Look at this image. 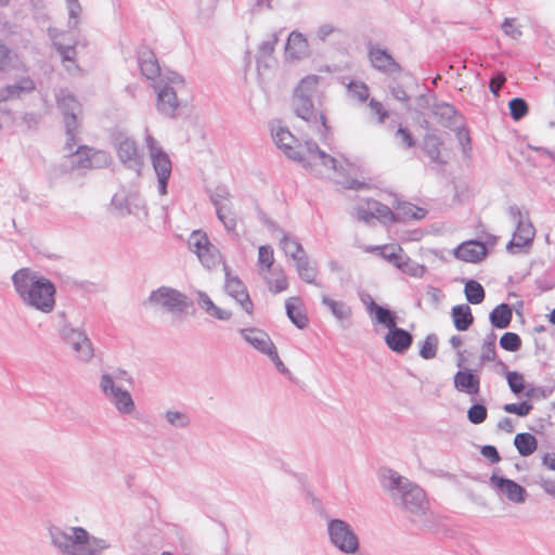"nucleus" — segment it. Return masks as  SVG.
Segmentation results:
<instances>
[{"label":"nucleus","instance_id":"nucleus-27","mask_svg":"<svg viewBox=\"0 0 555 555\" xmlns=\"http://www.w3.org/2000/svg\"><path fill=\"white\" fill-rule=\"evenodd\" d=\"M453 324L457 331H467L474 322L472 309L468 305H457L451 310Z\"/></svg>","mask_w":555,"mask_h":555},{"label":"nucleus","instance_id":"nucleus-17","mask_svg":"<svg viewBox=\"0 0 555 555\" xmlns=\"http://www.w3.org/2000/svg\"><path fill=\"white\" fill-rule=\"evenodd\" d=\"M384 259L413 276L421 275L424 271V268L412 261L398 244L384 245Z\"/></svg>","mask_w":555,"mask_h":555},{"label":"nucleus","instance_id":"nucleus-22","mask_svg":"<svg viewBox=\"0 0 555 555\" xmlns=\"http://www.w3.org/2000/svg\"><path fill=\"white\" fill-rule=\"evenodd\" d=\"M57 334L62 343L66 346L72 345L74 341L86 339L87 333L80 327H74L67 320L65 311H59Z\"/></svg>","mask_w":555,"mask_h":555},{"label":"nucleus","instance_id":"nucleus-38","mask_svg":"<svg viewBox=\"0 0 555 555\" xmlns=\"http://www.w3.org/2000/svg\"><path fill=\"white\" fill-rule=\"evenodd\" d=\"M347 92L350 98L358 100L360 103L366 102L370 96L367 86L357 79H351L347 83Z\"/></svg>","mask_w":555,"mask_h":555},{"label":"nucleus","instance_id":"nucleus-43","mask_svg":"<svg viewBox=\"0 0 555 555\" xmlns=\"http://www.w3.org/2000/svg\"><path fill=\"white\" fill-rule=\"evenodd\" d=\"M522 341L518 334L513 332L504 333L500 338V346L502 349L511 352L518 351L521 348Z\"/></svg>","mask_w":555,"mask_h":555},{"label":"nucleus","instance_id":"nucleus-23","mask_svg":"<svg viewBox=\"0 0 555 555\" xmlns=\"http://www.w3.org/2000/svg\"><path fill=\"white\" fill-rule=\"evenodd\" d=\"M36 83L29 76L18 78L14 83L0 88V102L10 99H20L23 94L31 93Z\"/></svg>","mask_w":555,"mask_h":555},{"label":"nucleus","instance_id":"nucleus-29","mask_svg":"<svg viewBox=\"0 0 555 555\" xmlns=\"http://www.w3.org/2000/svg\"><path fill=\"white\" fill-rule=\"evenodd\" d=\"M295 264L298 275L304 282L320 286V284L315 281L318 269L315 266H310L307 254H301V256L295 260Z\"/></svg>","mask_w":555,"mask_h":555},{"label":"nucleus","instance_id":"nucleus-1","mask_svg":"<svg viewBox=\"0 0 555 555\" xmlns=\"http://www.w3.org/2000/svg\"><path fill=\"white\" fill-rule=\"evenodd\" d=\"M271 135L278 149L305 169L309 170L313 164H319L335 171L340 177L337 182L345 190L361 191L371 188V183L366 181L365 168L358 159L352 162L346 155H340L338 160L321 150L313 139L300 141L281 121L271 127Z\"/></svg>","mask_w":555,"mask_h":555},{"label":"nucleus","instance_id":"nucleus-41","mask_svg":"<svg viewBox=\"0 0 555 555\" xmlns=\"http://www.w3.org/2000/svg\"><path fill=\"white\" fill-rule=\"evenodd\" d=\"M210 244L206 233L199 230L193 231L189 240L190 249L195 254L207 250V246H210Z\"/></svg>","mask_w":555,"mask_h":555},{"label":"nucleus","instance_id":"nucleus-31","mask_svg":"<svg viewBox=\"0 0 555 555\" xmlns=\"http://www.w3.org/2000/svg\"><path fill=\"white\" fill-rule=\"evenodd\" d=\"M280 246L285 255L292 258L294 261L298 259L301 254H306L299 240L296 236H292L287 233H283V236L280 241Z\"/></svg>","mask_w":555,"mask_h":555},{"label":"nucleus","instance_id":"nucleus-9","mask_svg":"<svg viewBox=\"0 0 555 555\" xmlns=\"http://www.w3.org/2000/svg\"><path fill=\"white\" fill-rule=\"evenodd\" d=\"M147 302L151 305H160L169 312L182 313L193 306V301L180 291L169 287L160 286L151 292L147 297Z\"/></svg>","mask_w":555,"mask_h":555},{"label":"nucleus","instance_id":"nucleus-42","mask_svg":"<svg viewBox=\"0 0 555 555\" xmlns=\"http://www.w3.org/2000/svg\"><path fill=\"white\" fill-rule=\"evenodd\" d=\"M196 255L202 264L207 269L215 268L218 264L220 258L219 251L212 244L207 246V250H203Z\"/></svg>","mask_w":555,"mask_h":555},{"label":"nucleus","instance_id":"nucleus-13","mask_svg":"<svg viewBox=\"0 0 555 555\" xmlns=\"http://www.w3.org/2000/svg\"><path fill=\"white\" fill-rule=\"evenodd\" d=\"M116 153L122 166L132 170L137 176L142 175L144 155L139 152L137 142L131 138H124L116 143Z\"/></svg>","mask_w":555,"mask_h":555},{"label":"nucleus","instance_id":"nucleus-28","mask_svg":"<svg viewBox=\"0 0 555 555\" xmlns=\"http://www.w3.org/2000/svg\"><path fill=\"white\" fill-rule=\"evenodd\" d=\"M292 300L300 301L298 297L287 299L285 301L286 315L298 330H304L309 323L307 313L301 307L295 306Z\"/></svg>","mask_w":555,"mask_h":555},{"label":"nucleus","instance_id":"nucleus-48","mask_svg":"<svg viewBox=\"0 0 555 555\" xmlns=\"http://www.w3.org/2000/svg\"><path fill=\"white\" fill-rule=\"evenodd\" d=\"M357 217L359 220L369 222L371 219L375 218L377 220H382V203L378 201H373V210H367L362 207L358 208Z\"/></svg>","mask_w":555,"mask_h":555},{"label":"nucleus","instance_id":"nucleus-37","mask_svg":"<svg viewBox=\"0 0 555 555\" xmlns=\"http://www.w3.org/2000/svg\"><path fill=\"white\" fill-rule=\"evenodd\" d=\"M359 296L371 314L374 325L376 327L382 325V305L376 304L369 293L361 292Z\"/></svg>","mask_w":555,"mask_h":555},{"label":"nucleus","instance_id":"nucleus-10","mask_svg":"<svg viewBox=\"0 0 555 555\" xmlns=\"http://www.w3.org/2000/svg\"><path fill=\"white\" fill-rule=\"evenodd\" d=\"M99 387L108 401L116 408L121 414H131L135 404L131 397V393L117 386L113 375L104 373L100 377Z\"/></svg>","mask_w":555,"mask_h":555},{"label":"nucleus","instance_id":"nucleus-57","mask_svg":"<svg viewBox=\"0 0 555 555\" xmlns=\"http://www.w3.org/2000/svg\"><path fill=\"white\" fill-rule=\"evenodd\" d=\"M502 29L507 36L514 39H517L521 36V31L517 26L515 18H505L502 25Z\"/></svg>","mask_w":555,"mask_h":555},{"label":"nucleus","instance_id":"nucleus-34","mask_svg":"<svg viewBox=\"0 0 555 555\" xmlns=\"http://www.w3.org/2000/svg\"><path fill=\"white\" fill-rule=\"evenodd\" d=\"M322 304L325 305L330 309L332 314L340 321L347 320L351 315L350 307L346 305L344 301L334 300L331 297L323 295Z\"/></svg>","mask_w":555,"mask_h":555},{"label":"nucleus","instance_id":"nucleus-54","mask_svg":"<svg viewBox=\"0 0 555 555\" xmlns=\"http://www.w3.org/2000/svg\"><path fill=\"white\" fill-rule=\"evenodd\" d=\"M507 384L515 395H519L525 389V379L518 372H508L506 375Z\"/></svg>","mask_w":555,"mask_h":555},{"label":"nucleus","instance_id":"nucleus-56","mask_svg":"<svg viewBox=\"0 0 555 555\" xmlns=\"http://www.w3.org/2000/svg\"><path fill=\"white\" fill-rule=\"evenodd\" d=\"M229 196L230 193L225 186H217L216 190L209 195V199L217 210L218 207H222L220 204L221 201L227 199Z\"/></svg>","mask_w":555,"mask_h":555},{"label":"nucleus","instance_id":"nucleus-6","mask_svg":"<svg viewBox=\"0 0 555 555\" xmlns=\"http://www.w3.org/2000/svg\"><path fill=\"white\" fill-rule=\"evenodd\" d=\"M56 106L63 116L65 127V150L72 151L77 143L80 122L78 114L81 113V104L74 94L61 90L56 95Z\"/></svg>","mask_w":555,"mask_h":555},{"label":"nucleus","instance_id":"nucleus-19","mask_svg":"<svg viewBox=\"0 0 555 555\" xmlns=\"http://www.w3.org/2000/svg\"><path fill=\"white\" fill-rule=\"evenodd\" d=\"M138 64L142 76L152 81H158L162 76L160 65L152 49L146 46L138 50Z\"/></svg>","mask_w":555,"mask_h":555},{"label":"nucleus","instance_id":"nucleus-3","mask_svg":"<svg viewBox=\"0 0 555 555\" xmlns=\"http://www.w3.org/2000/svg\"><path fill=\"white\" fill-rule=\"evenodd\" d=\"M51 544L61 555H103L111 543L91 534L86 528L52 525L48 529Z\"/></svg>","mask_w":555,"mask_h":555},{"label":"nucleus","instance_id":"nucleus-35","mask_svg":"<svg viewBox=\"0 0 555 555\" xmlns=\"http://www.w3.org/2000/svg\"><path fill=\"white\" fill-rule=\"evenodd\" d=\"M464 293L468 302L473 305L481 304L485 299V289L482 285L475 280L466 282Z\"/></svg>","mask_w":555,"mask_h":555},{"label":"nucleus","instance_id":"nucleus-32","mask_svg":"<svg viewBox=\"0 0 555 555\" xmlns=\"http://www.w3.org/2000/svg\"><path fill=\"white\" fill-rule=\"evenodd\" d=\"M75 358L83 363H88L94 357V348L91 339L86 335L83 343L81 340L74 341L69 345Z\"/></svg>","mask_w":555,"mask_h":555},{"label":"nucleus","instance_id":"nucleus-58","mask_svg":"<svg viewBox=\"0 0 555 555\" xmlns=\"http://www.w3.org/2000/svg\"><path fill=\"white\" fill-rule=\"evenodd\" d=\"M267 356L274 363L276 370L281 374H283L285 376H289L291 375V371L285 366V364L283 363V361L279 357L276 347H274V349H272Z\"/></svg>","mask_w":555,"mask_h":555},{"label":"nucleus","instance_id":"nucleus-44","mask_svg":"<svg viewBox=\"0 0 555 555\" xmlns=\"http://www.w3.org/2000/svg\"><path fill=\"white\" fill-rule=\"evenodd\" d=\"M216 215L217 218L222 222L228 233L237 235V233H235L236 218L232 211L225 210V207H218Z\"/></svg>","mask_w":555,"mask_h":555},{"label":"nucleus","instance_id":"nucleus-12","mask_svg":"<svg viewBox=\"0 0 555 555\" xmlns=\"http://www.w3.org/2000/svg\"><path fill=\"white\" fill-rule=\"evenodd\" d=\"M485 243L469 240L461 243L454 250L453 255L457 260L469 262V263H479L483 261L488 255V250L486 244L495 245L498 242V237L493 234H486L483 236Z\"/></svg>","mask_w":555,"mask_h":555},{"label":"nucleus","instance_id":"nucleus-52","mask_svg":"<svg viewBox=\"0 0 555 555\" xmlns=\"http://www.w3.org/2000/svg\"><path fill=\"white\" fill-rule=\"evenodd\" d=\"M481 360L492 362L496 359L495 337L491 336L481 346Z\"/></svg>","mask_w":555,"mask_h":555},{"label":"nucleus","instance_id":"nucleus-26","mask_svg":"<svg viewBox=\"0 0 555 555\" xmlns=\"http://www.w3.org/2000/svg\"><path fill=\"white\" fill-rule=\"evenodd\" d=\"M534 237V230L531 224L519 222L511 242L507 245V249L512 250L514 247H525L529 245Z\"/></svg>","mask_w":555,"mask_h":555},{"label":"nucleus","instance_id":"nucleus-60","mask_svg":"<svg viewBox=\"0 0 555 555\" xmlns=\"http://www.w3.org/2000/svg\"><path fill=\"white\" fill-rule=\"evenodd\" d=\"M287 287H288L287 276L282 272L279 276H276L274 279L273 284L270 287V291L273 294H280V293L286 291Z\"/></svg>","mask_w":555,"mask_h":555},{"label":"nucleus","instance_id":"nucleus-46","mask_svg":"<svg viewBox=\"0 0 555 555\" xmlns=\"http://www.w3.org/2000/svg\"><path fill=\"white\" fill-rule=\"evenodd\" d=\"M166 421L173 427L177 428H185L190 425L191 421L190 417L179 411H171L168 410L165 414Z\"/></svg>","mask_w":555,"mask_h":555},{"label":"nucleus","instance_id":"nucleus-62","mask_svg":"<svg viewBox=\"0 0 555 555\" xmlns=\"http://www.w3.org/2000/svg\"><path fill=\"white\" fill-rule=\"evenodd\" d=\"M506 81V77L504 76L503 73H499L496 74L490 81V90L491 92L498 96L499 95V92L502 88V86L504 85V82Z\"/></svg>","mask_w":555,"mask_h":555},{"label":"nucleus","instance_id":"nucleus-59","mask_svg":"<svg viewBox=\"0 0 555 555\" xmlns=\"http://www.w3.org/2000/svg\"><path fill=\"white\" fill-rule=\"evenodd\" d=\"M164 82H169V86L173 87L175 85H183L184 78L176 72H169L166 75H162L159 77L158 81H155L154 83H164Z\"/></svg>","mask_w":555,"mask_h":555},{"label":"nucleus","instance_id":"nucleus-36","mask_svg":"<svg viewBox=\"0 0 555 555\" xmlns=\"http://www.w3.org/2000/svg\"><path fill=\"white\" fill-rule=\"evenodd\" d=\"M17 61V55L5 43L0 41V73L15 69Z\"/></svg>","mask_w":555,"mask_h":555},{"label":"nucleus","instance_id":"nucleus-40","mask_svg":"<svg viewBox=\"0 0 555 555\" xmlns=\"http://www.w3.org/2000/svg\"><path fill=\"white\" fill-rule=\"evenodd\" d=\"M438 338L434 335L426 336L420 344V356L425 360L434 359L437 354Z\"/></svg>","mask_w":555,"mask_h":555},{"label":"nucleus","instance_id":"nucleus-51","mask_svg":"<svg viewBox=\"0 0 555 555\" xmlns=\"http://www.w3.org/2000/svg\"><path fill=\"white\" fill-rule=\"evenodd\" d=\"M68 10V28L76 29L79 24V16L82 12V8L78 0L66 3Z\"/></svg>","mask_w":555,"mask_h":555},{"label":"nucleus","instance_id":"nucleus-24","mask_svg":"<svg viewBox=\"0 0 555 555\" xmlns=\"http://www.w3.org/2000/svg\"><path fill=\"white\" fill-rule=\"evenodd\" d=\"M494 486L509 500L516 503H522L526 496V490L515 481L502 477L491 478Z\"/></svg>","mask_w":555,"mask_h":555},{"label":"nucleus","instance_id":"nucleus-49","mask_svg":"<svg viewBox=\"0 0 555 555\" xmlns=\"http://www.w3.org/2000/svg\"><path fill=\"white\" fill-rule=\"evenodd\" d=\"M278 41V38L275 35H272V38L270 40L262 41L259 44L258 48V55H257V66L260 68L262 66V59L270 56L274 51V46Z\"/></svg>","mask_w":555,"mask_h":555},{"label":"nucleus","instance_id":"nucleus-47","mask_svg":"<svg viewBox=\"0 0 555 555\" xmlns=\"http://www.w3.org/2000/svg\"><path fill=\"white\" fill-rule=\"evenodd\" d=\"M488 411L483 404H473L467 411V418L472 424L478 425L487 420Z\"/></svg>","mask_w":555,"mask_h":555},{"label":"nucleus","instance_id":"nucleus-55","mask_svg":"<svg viewBox=\"0 0 555 555\" xmlns=\"http://www.w3.org/2000/svg\"><path fill=\"white\" fill-rule=\"evenodd\" d=\"M111 205L117 210L121 216L130 215L131 208L129 206L128 198L125 196H119L115 194L111 199Z\"/></svg>","mask_w":555,"mask_h":555},{"label":"nucleus","instance_id":"nucleus-64","mask_svg":"<svg viewBox=\"0 0 555 555\" xmlns=\"http://www.w3.org/2000/svg\"><path fill=\"white\" fill-rule=\"evenodd\" d=\"M397 139L403 146L406 147H410L414 144L410 132L401 127L397 130Z\"/></svg>","mask_w":555,"mask_h":555},{"label":"nucleus","instance_id":"nucleus-7","mask_svg":"<svg viewBox=\"0 0 555 555\" xmlns=\"http://www.w3.org/2000/svg\"><path fill=\"white\" fill-rule=\"evenodd\" d=\"M330 542L344 554H357L360 541L349 522L340 518H331L327 521Z\"/></svg>","mask_w":555,"mask_h":555},{"label":"nucleus","instance_id":"nucleus-39","mask_svg":"<svg viewBox=\"0 0 555 555\" xmlns=\"http://www.w3.org/2000/svg\"><path fill=\"white\" fill-rule=\"evenodd\" d=\"M52 47L59 53L63 63L69 62V63H73L76 67H78V64L76 62L77 50H76L75 44L65 46L63 43H60V42L53 40Z\"/></svg>","mask_w":555,"mask_h":555},{"label":"nucleus","instance_id":"nucleus-50","mask_svg":"<svg viewBox=\"0 0 555 555\" xmlns=\"http://www.w3.org/2000/svg\"><path fill=\"white\" fill-rule=\"evenodd\" d=\"M533 405L528 401H522L519 403H507L503 406V410L506 413L516 414L517 416L524 417L530 414Z\"/></svg>","mask_w":555,"mask_h":555},{"label":"nucleus","instance_id":"nucleus-2","mask_svg":"<svg viewBox=\"0 0 555 555\" xmlns=\"http://www.w3.org/2000/svg\"><path fill=\"white\" fill-rule=\"evenodd\" d=\"M14 289L28 307L42 313H50L56 305L55 284L39 272L21 268L12 275Z\"/></svg>","mask_w":555,"mask_h":555},{"label":"nucleus","instance_id":"nucleus-11","mask_svg":"<svg viewBox=\"0 0 555 555\" xmlns=\"http://www.w3.org/2000/svg\"><path fill=\"white\" fill-rule=\"evenodd\" d=\"M428 215V209L413 203L395 198L391 208L384 207V223L421 221Z\"/></svg>","mask_w":555,"mask_h":555},{"label":"nucleus","instance_id":"nucleus-53","mask_svg":"<svg viewBox=\"0 0 555 555\" xmlns=\"http://www.w3.org/2000/svg\"><path fill=\"white\" fill-rule=\"evenodd\" d=\"M258 262L266 269H271L274 262L273 248L270 245H261L258 249Z\"/></svg>","mask_w":555,"mask_h":555},{"label":"nucleus","instance_id":"nucleus-45","mask_svg":"<svg viewBox=\"0 0 555 555\" xmlns=\"http://www.w3.org/2000/svg\"><path fill=\"white\" fill-rule=\"evenodd\" d=\"M508 108L514 120L518 121L528 114V105L525 100L515 98L509 101Z\"/></svg>","mask_w":555,"mask_h":555},{"label":"nucleus","instance_id":"nucleus-21","mask_svg":"<svg viewBox=\"0 0 555 555\" xmlns=\"http://www.w3.org/2000/svg\"><path fill=\"white\" fill-rule=\"evenodd\" d=\"M240 333L245 341L263 354H268L275 347L270 336L262 330L249 327L240 330Z\"/></svg>","mask_w":555,"mask_h":555},{"label":"nucleus","instance_id":"nucleus-25","mask_svg":"<svg viewBox=\"0 0 555 555\" xmlns=\"http://www.w3.org/2000/svg\"><path fill=\"white\" fill-rule=\"evenodd\" d=\"M286 54L294 60H299L307 54L308 42L299 31H292L286 41Z\"/></svg>","mask_w":555,"mask_h":555},{"label":"nucleus","instance_id":"nucleus-33","mask_svg":"<svg viewBox=\"0 0 555 555\" xmlns=\"http://www.w3.org/2000/svg\"><path fill=\"white\" fill-rule=\"evenodd\" d=\"M513 312L508 305L501 304L490 313L491 324L496 328H505L512 321Z\"/></svg>","mask_w":555,"mask_h":555},{"label":"nucleus","instance_id":"nucleus-5","mask_svg":"<svg viewBox=\"0 0 555 555\" xmlns=\"http://www.w3.org/2000/svg\"><path fill=\"white\" fill-rule=\"evenodd\" d=\"M388 479V489L396 502H400L403 508L413 516L425 514L429 504L421 487L391 472Z\"/></svg>","mask_w":555,"mask_h":555},{"label":"nucleus","instance_id":"nucleus-15","mask_svg":"<svg viewBox=\"0 0 555 555\" xmlns=\"http://www.w3.org/2000/svg\"><path fill=\"white\" fill-rule=\"evenodd\" d=\"M156 92V109L157 112L167 118H176L178 116V108L180 102L177 96V91L169 82L153 83L152 85Z\"/></svg>","mask_w":555,"mask_h":555},{"label":"nucleus","instance_id":"nucleus-18","mask_svg":"<svg viewBox=\"0 0 555 555\" xmlns=\"http://www.w3.org/2000/svg\"><path fill=\"white\" fill-rule=\"evenodd\" d=\"M151 162L157 176L158 192L160 195H166L168 181L172 171L171 159L165 151H157L151 157Z\"/></svg>","mask_w":555,"mask_h":555},{"label":"nucleus","instance_id":"nucleus-63","mask_svg":"<svg viewBox=\"0 0 555 555\" xmlns=\"http://www.w3.org/2000/svg\"><path fill=\"white\" fill-rule=\"evenodd\" d=\"M370 57L373 66L376 69L382 70V47L379 44H376L371 48Z\"/></svg>","mask_w":555,"mask_h":555},{"label":"nucleus","instance_id":"nucleus-14","mask_svg":"<svg viewBox=\"0 0 555 555\" xmlns=\"http://www.w3.org/2000/svg\"><path fill=\"white\" fill-rule=\"evenodd\" d=\"M74 158L73 165L80 169L102 168L109 164L111 157L104 151H93L87 145H79L76 151H68Z\"/></svg>","mask_w":555,"mask_h":555},{"label":"nucleus","instance_id":"nucleus-30","mask_svg":"<svg viewBox=\"0 0 555 555\" xmlns=\"http://www.w3.org/2000/svg\"><path fill=\"white\" fill-rule=\"evenodd\" d=\"M514 444L521 456H529L537 450L538 440L529 433H520L515 436Z\"/></svg>","mask_w":555,"mask_h":555},{"label":"nucleus","instance_id":"nucleus-16","mask_svg":"<svg viewBox=\"0 0 555 555\" xmlns=\"http://www.w3.org/2000/svg\"><path fill=\"white\" fill-rule=\"evenodd\" d=\"M225 271V283L224 289L227 294L235 299V301L242 307V309L251 314L254 311V304L248 294L247 287L244 282L236 275H231L228 266H224Z\"/></svg>","mask_w":555,"mask_h":555},{"label":"nucleus","instance_id":"nucleus-61","mask_svg":"<svg viewBox=\"0 0 555 555\" xmlns=\"http://www.w3.org/2000/svg\"><path fill=\"white\" fill-rule=\"evenodd\" d=\"M197 305L208 314L215 306V302L205 292L197 293Z\"/></svg>","mask_w":555,"mask_h":555},{"label":"nucleus","instance_id":"nucleus-8","mask_svg":"<svg viewBox=\"0 0 555 555\" xmlns=\"http://www.w3.org/2000/svg\"><path fill=\"white\" fill-rule=\"evenodd\" d=\"M383 323L384 327L387 330L384 340L388 348L397 354L406 353L413 344L412 334L399 327L396 322V317L387 309H384Z\"/></svg>","mask_w":555,"mask_h":555},{"label":"nucleus","instance_id":"nucleus-20","mask_svg":"<svg viewBox=\"0 0 555 555\" xmlns=\"http://www.w3.org/2000/svg\"><path fill=\"white\" fill-rule=\"evenodd\" d=\"M453 383L457 391L469 396H477L480 391V377L470 369L457 371L453 377Z\"/></svg>","mask_w":555,"mask_h":555},{"label":"nucleus","instance_id":"nucleus-4","mask_svg":"<svg viewBox=\"0 0 555 555\" xmlns=\"http://www.w3.org/2000/svg\"><path fill=\"white\" fill-rule=\"evenodd\" d=\"M319 80L318 75H308L300 79L294 89L292 105L295 115L308 125L320 124L322 127L321 134H323L330 130V127L325 114L314 108V99L319 94Z\"/></svg>","mask_w":555,"mask_h":555}]
</instances>
